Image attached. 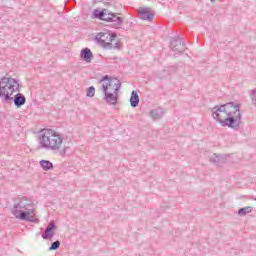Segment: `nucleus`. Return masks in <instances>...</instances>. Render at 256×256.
I'll use <instances>...</instances> for the list:
<instances>
[{"instance_id":"nucleus-20","label":"nucleus","mask_w":256,"mask_h":256,"mask_svg":"<svg viewBox=\"0 0 256 256\" xmlns=\"http://www.w3.org/2000/svg\"><path fill=\"white\" fill-rule=\"evenodd\" d=\"M87 97H95V88L90 86L86 91Z\"/></svg>"},{"instance_id":"nucleus-13","label":"nucleus","mask_w":256,"mask_h":256,"mask_svg":"<svg viewBox=\"0 0 256 256\" xmlns=\"http://www.w3.org/2000/svg\"><path fill=\"white\" fill-rule=\"evenodd\" d=\"M108 13H109V10H107V9H104V10H97V9H95L94 11H93V15H94V17L96 18V19H100L101 21H105V19H107V15H108Z\"/></svg>"},{"instance_id":"nucleus-7","label":"nucleus","mask_w":256,"mask_h":256,"mask_svg":"<svg viewBox=\"0 0 256 256\" xmlns=\"http://www.w3.org/2000/svg\"><path fill=\"white\" fill-rule=\"evenodd\" d=\"M105 21L107 23H111V27H113V29H121V27H123V18L117 16V14L113 12H108Z\"/></svg>"},{"instance_id":"nucleus-9","label":"nucleus","mask_w":256,"mask_h":256,"mask_svg":"<svg viewBox=\"0 0 256 256\" xmlns=\"http://www.w3.org/2000/svg\"><path fill=\"white\" fill-rule=\"evenodd\" d=\"M53 229H57V227L55 226V221H51L49 223V225L47 226L45 233L42 234V238L47 240V239H53V237L55 236V232L53 231Z\"/></svg>"},{"instance_id":"nucleus-22","label":"nucleus","mask_w":256,"mask_h":256,"mask_svg":"<svg viewBox=\"0 0 256 256\" xmlns=\"http://www.w3.org/2000/svg\"><path fill=\"white\" fill-rule=\"evenodd\" d=\"M211 1V3H215V0H210Z\"/></svg>"},{"instance_id":"nucleus-17","label":"nucleus","mask_w":256,"mask_h":256,"mask_svg":"<svg viewBox=\"0 0 256 256\" xmlns=\"http://www.w3.org/2000/svg\"><path fill=\"white\" fill-rule=\"evenodd\" d=\"M210 161L211 163H214V165H221V163H225V158H223V156L213 154V156L210 158Z\"/></svg>"},{"instance_id":"nucleus-1","label":"nucleus","mask_w":256,"mask_h":256,"mask_svg":"<svg viewBox=\"0 0 256 256\" xmlns=\"http://www.w3.org/2000/svg\"><path fill=\"white\" fill-rule=\"evenodd\" d=\"M212 117L219 121L221 127H229V129L236 131L241 127V119H243L241 106L234 102L212 108Z\"/></svg>"},{"instance_id":"nucleus-19","label":"nucleus","mask_w":256,"mask_h":256,"mask_svg":"<svg viewBox=\"0 0 256 256\" xmlns=\"http://www.w3.org/2000/svg\"><path fill=\"white\" fill-rule=\"evenodd\" d=\"M59 247H61V242L57 240L51 244V246L49 247V251H57Z\"/></svg>"},{"instance_id":"nucleus-3","label":"nucleus","mask_w":256,"mask_h":256,"mask_svg":"<svg viewBox=\"0 0 256 256\" xmlns=\"http://www.w3.org/2000/svg\"><path fill=\"white\" fill-rule=\"evenodd\" d=\"M100 90L104 93V101L108 105H117L119 89H121V83L116 82L115 79L105 75L99 80Z\"/></svg>"},{"instance_id":"nucleus-14","label":"nucleus","mask_w":256,"mask_h":256,"mask_svg":"<svg viewBox=\"0 0 256 256\" xmlns=\"http://www.w3.org/2000/svg\"><path fill=\"white\" fill-rule=\"evenodd\" d=\"M165 115V112L161 108H156L150 111V117L154 119V121H157V119H161Z\"/></svg>"},{"instance_id":"nucleus-4","label":"nucleus","mask_w":256,"mask_h":256,"mask_svg":"<svg viewBox=\"0 0 256 256\" xmlns=\"http://www.w3.org/2000/svg\"><path fill=\"white\" fill-rule=\"evenodd\" d=\"M11 213L20 221L37 223V218H35V208H33L31 200H28L27 198H22L18 203L14 204Z\"/></svg>"},{"instance_id":"nucleus-21","label":"nucleus","mask_w":256,"mask_h":256,"mask_svg":"<svg viewBox=\"0 0 256 256\" xmlns=\"http://www.w3.org/2000/svg\"><path fill=\"white\" fill-rule=\"evenodd\" d=\"M250 97H251V99H252L253 105H255V107H256V89H254V90L251 91Z\"/></svg>"},{"instance_id":"nucleus-23","label":"nucleus","mask_w":256,"mask_h":256,"mask_svg":"<svg viewBox=\"0 0 256 256\" xmlns=\"http://www.w3.org/2000/svg\"><path fill=\"white\" fill-rule=\"evenodd\" d=\"M254 201H256V198H254Z\"/></svg>"},{"instance_id":"nucleus-10","label":"nucleus","mask_w":256,"mask_h":256,"mask_svg":"<svg viewBox=\"0 0 256 256\" xmlns=\"http://www.w3.org/2000/svg\"><path fill=\"white\" fill-rule=\"evenodd\" d=\"M80 57L85 63H91V61H93V52H91L89 48H84L80 52Z\"/></svg>"},{"instance_id":"nucleus-12","label":"nucleus","mask_w":256,"mask_h":256,"mask_svg":"<svg viewBox=\"0 0 256 256\" xmlns=\"http://www.w3.org/2000/svg\"><path fill=\"white\" fill-rule=\"evenodd\" d=\"M12 99L14 101L15 107H18V108L23 107V105L27 103V98H25V95H23L22 93L16 94Z\"/></svg>"},{"instance_id":"nucleus-8","label":"nucleus","mask_w":256,"mask_h":256,"mask_svg":"<svg viewBox=\"0 0 256 256\" xmlns=\"http://www.w3.org/2000/svg\"><path fill=\"white\" fill-rule=\"evenodd\" d=\"M170 47L174 53H183V51H185V43H183L180 37L172 38Z\"/></svg>"},{"instance_id":"nucleus-6","label":"nucleus","mask_w":256,"mask_h":256,"mask_svg":"<svg viewBox=\"0 0 256 256\" xmlns=\"http://www.w3.org/2000/svg\"><path fill=\"white\" fill-rule=\"evenodd\" d=\"M95 39L103 49H119V41H117V34L115 33L100 32Z\"/></svg>"},{"instance_id":"nucleus-15","label":"nucleus","mask_w":256,"mask_h":256,"mask_svg":"<svg viewBox=\"0 0 256 256\" xmlns=\"http://www.w3.org/2000/svg\"><path fill=\"white\" fill-rule=\"evenodd\" d=\"M130 105L131 107H137L139 105V94L135 90L131 93Z\"/></svg>"},{"instance_id":"nucleus-18","label":"nucleus","mask_w":256,"mask_h":256,"mask_svg":"<svg viewBox=\"0 0 256 256\" xmlns=\"http://www.w3.org/2000/svg\"><path fill=\"white\" fill-rule=\"evenodd\" d=\"M251 211H253V208L251 206H247V207H244V208H240L238 210V215L240 217H245V215H247L248 213H251Z\"/></svg>"},{"instance_id":"nucleus-11","label":"nucleus","mask_w":256,"mask_h":256,"mask_svg":"<svg viewBox=\"0 0 256 256\" xmlns=\"http://www.w3.org/2000/svg\"><path fill=\"white\" fill-rule=\"evenodd\" d=\"M153 17H155V15L151 10H149V8L140 10V19H142V21H153Z\"/></svg>"},{"instance_id":"nucleus-2","label":"nucleus","mask_w":256,"mask_h":256,"mask_svg":"<svg viewBox=\"0 0 256 256\" xmlns=\"http://www.w3.org/2000/svg\"><path fill=\"white\" fill-rule=\"evenodd\" d=\"M63 135L53 129H43L40 131L38 145L40 149L59 153L60 157L69 155V147H63Z\"/></svg>"},{"instance_id":"nucleus-16","label":"nucleus","mask_w":256,"mask_h":256,"mask_svg":"<svg viewBox=\"0 0 256 256\" xmlns=\"http://www.w3.org/2000/svg\"><path fill=\"white\" fill-rule=\"evenodd\" d=\"M40 167H42L43 171H51L53 169V163L49 160H41Z\"/></svg>"},{"instance_id":"nucleus-5","label":"nucleus","mask_w":256,"mask_h":256,"mask_svg":"<svg viewBox=\"0 0 256 256\" xmlns=\"http://www.w3.org/2000/svg\"><path fill=\"white\" fill-rule=\"evenodd\" d=\"M19 91V80L12 77H3L0 80V98L4 103L13 101L11 97L14 93Z\"/></svg>"}]
</instances>
